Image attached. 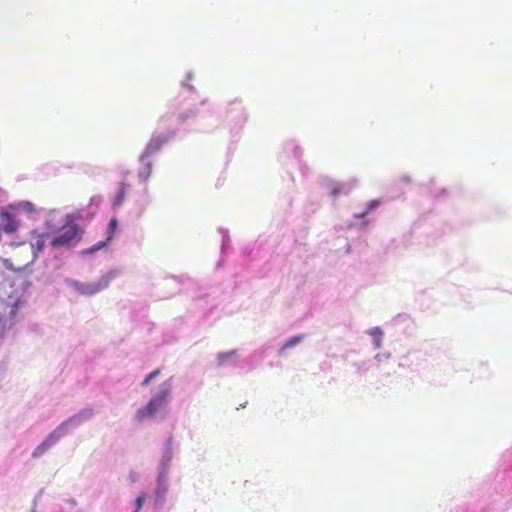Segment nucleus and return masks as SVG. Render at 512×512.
I'll list each match as a JSON object with an SVG mask.
<instances>
[{"instance_id": "nucleus-1", "label": "nucleus", "mask_w": 512, "mask_h": 512, "mask_svg": "<svg viewBox=\"0 0 512 512\" xmlns=\"http://www.w3.org/2000/svg\"><path fill=\"white\" fill-rule=\"evenodd\" d=\"M45 245L44 235L33 232L30 238V248L32 251L25 249L26 257L22 260H18V256L23 252V250H19L14 254V257L5 259V264L8 268H11L16 271H21L26 268L30 263H32L35 259V255L37 252L43 250Z\"/></svg>"}, {"instance_id": "nucleus-2", "label": "nucleus", "mask_w": 512, "mask_h": 512, "mask_svg": "<svg viewBox=\"0 0 512 512\" xmlns=\"http://www.w3.org/2000/svg\"><path fill=\"white\" fill-rule=\"evenodd\" d=\"M171 394V385L164 383L161 390L154 394L147 405L140 408L136 413V419L142 421L145 418L153 417L160 409H162L169 400Z\"/></svg>"}, {"instance_id": "nucleus-3", "label": "nucleus", "mask_w": 512, "mask_h": 512, "mask_svg": "<svg viewBox=\"0 0 512 512\" xmlns=\"http://www.w3.org/2000/svg\"><path fill=\"white\" fill-rule=\"evenodd\" d=\"M82 237V230L76 224H67L61 230L58 236L52 241L53 247H68L77 243Z\"/></svg>"}, {"instance_id": "nucleus-4", "label": "nucleus", "mask_w": 512, "mask_h": 512, "mask_svg": "<svg viewBox=\"0 0 512 512\" xmlns=\"http://www.w3.org/2000/svg\"><path fill=\"white\" fill-rule=\"evenodd\" d=\"M69 285L73 287L80 295L92 296L109 285V277L102 276L97 282L83 283L79 281H69Z\"/></svg>"}, {"instance_id": "nucleus-5", "label": "nucleus", "mask_w": 512, "mask_h": 512, "mask_svg": "<svg viewBox=\"0 0 512 512\" xmlns=\"http://www.w3.org/2000/svg\"><path fill=\"white\" fill-rule=\"evenodd\" d=\"M166 142L167 137L163 135L152 136L142 153V160L145 161L148 158H151V156L158 152Z\"/></svg>"}, {"instance_id": "nucleus-6", "label": "nucleus", "mask_w": 512, "mask_h": 512, "mask_svg": "<svg viewBox=\"0 0 512 512\" xmlns=\"http://www.w3.org/2000/svg\"><path fill=\"white\" fill-rule=\"evenodd\" d=\"M60 437H61V434L58 433L57 431L51 433L47 437V439L34 450V452L32 454L33 457H37V456H40L41 454H43L46 451V449L51 447Z\"/></svg>"}, {"instance_id": "nucleus-7", "label": "nucleus", "mask_w": 512, "mask_h": 512, "mask_svg": "<svg viewBox=\"0 0 512 512\" xmlns=\"http://www.w3.org/2000/svg\"><path fill=\"white\" fill-rule=\"evenodd\" d=\"M117 226H118L117 219L112 218L109 222V233H108L106 240L96 243L94 246H92L89 249V252H95V251L103 248L104 246H106V244L112 239V237L117 229Z\"/></svg>"}, {"instance_id": "nucleus-8", "label": "nucleus", "mask_w": 512, "mask_h": 512, "mask_svg": "<svg viewBox=\"0 0 512 512\" xmlns=\"http://www.w3.org/2000/svg\"><path fill=\"white\" fill-rule=\"evenodd\" d=\"M140 163H141V168L139 169V172H138V176L140 178L141 181H147V179L151 176L152 174V162L150 160V158H148L147 160L143 161L142 160V155L140 156Z\"/></svg>"}, {"instance_id": "nucleus-9", "label": "nucleus", "mask_w": 512, "mask_h": 512, "mask_svg": "<svg viewBox=\"0 0 512 512\" xmlns=\"http://www.w3.org/2000/svg\"><path fill=\"white\" fill-rule=\"evenodd\" d=\"M2 218L4 220V223L2 224V229L6 233L15 232L18 229V227H19L18 221L15 220L10 214L5 213L2 215Z\"/></svg>"}, {"instance_id": "nucleus-10", "label": "nucleus", "mask_w": 512, "mask_h": 512, "mask_svg": "<svg viewBox=\"0 0 512 512\" xmlns=\"http://www.w3.org/2000/svg\"><path fill=\"white\" fill-rule=\"evenodd\" d=\"M330 196L333 198H337L339 195L343 193H348V188L345 184L339 183V182H331L328 185Z\"/></svg>"}, {"instance_id": "nucleus-11", "label": "nucleus", "mask_w": 512, "mask_h": 512, "mask_svg": "<svg viewBox=\"0 0 512 512\" xmlns=\"http://www.w3.org/2000/svg\"><path fill=\"white\" fill-rule=\"evenodd\" d=\"M127 191H128V185L125 183H121L120 188L115 197L114 205L120 206L123 203V201L126 197Z\"/></svg>"}, {"instance_id": "nucleus-12", "label": "nucleus", "mask_w": 512, "mask_h": 512, "mask_svg": "<svg viewBox=\"0 0 512 512\" xmlns=\"http://www.w3.org/2000/svg\"><path fill=\"white\" fill-rule=\"evenodd\" d=\"M380 205V201L379 200H372L370 202L367 203L366 205V209L360 213H357L355 214V217L358 218V219H362L364 218L369 212H371L372 210L378 208Z\"/></svg>"}, {"instance_id": "nucleus-13", "label": "nucleus", "mask_w": 512, "mask_h": 512, "mask_svg": "<svg viewBox=\"0 0 512 512\" xmlns=\"http://www.w3.org/2000/svg\"><path fill=\"white\" fill-rule=\"evenodd\" d=\"M160 374V369H156L149 373L142 382V386H147L153 379Z\"/></svg>"}, {"instance_id": "nucleus-14", "label": "nucleus", "mask_w": 512, "mask_h": 512, "mask_svg": "<svg viewBox=\"0 0 512 512\" xmlns=\"http://www.w3.org/2000/svg\"><path fill=\"white\" fill-rule=\"evenodd\" d=\"M167 470H162L158 475V486H167L166 480H167Z\"/></svg>"}, {"instance_id": "nucleus-15", "label": "nucleus", "mask_w": 512, "mask_h": 512, "mask_svg": "<svg viewBox=\"0 0 512 512\" xmlns=\"http://www.w3.org/2000/svg\"><path fill=\"white\" fill-rule=\"evenodd\" d=\"M20 208L25 211V212H28V213H32L35 211V207L32 203L30 202H23L20 204Z\"/></svg>"}, {"instance_id": "nucleus-16", "label": "nucleus", "mask_w": 512, "mask_h": 512, "mask_svg": "<svg viewBox=\"0 0 512 512\" xmlns=\"http://www.w3.org/2000/svg\"><path fill=\"white\" fill-rule=\"evenodd\" d=\"M145 501V493H141L136 499V510L140 511Z\"/></svg>"}, {"instance_id": "nucleus-17", "label": "nucleus", "mask_w": 512, "mask_h": 512, "mask_svg": "<svg viewBox=\"0 0 512 512\" xmlns=\"http://www.w3.org/2000/svg\"><path fill=\"white\" fill-rule=\"evenodd\" d=\"M372 335H377L378 337L376 338L375 342H376V347H380L381 346V337H382V332L378 329V328H375L372 332H371Z\"/></svg>"}, {"instance_id": "nucleus-18", "label": "nucleus", "mask_w": 512, "mask_h": 512, "mask_svg": "<svg viewBox=\"0 0 512 512\" xmlns=\"http://www.w3.org/2000/svg\"><path fill=\"white\" fill-rule=\"evenodd\" d=\"M167 486H158V489L156 491V496L159 499H162L166 493Z\"/></svg>"}, {"instance_id": "nucleus-19", "label": "nucleus", "mask_w": 512, "mask_h": 512, "mask_svg": "<svg viewBox=\"0 0 512 512\" xmlns=\"http://www.w3.org/2000/svg\"><path fill=\"white\" fill-rule=\"evenodd\" d=\"M298 342H299V339H298V338L290 339L289 345H290V346H293V345H296Z\"/></svg>"}, {"instance_id": "nucleus-20", "label": "nucleus", "mask_w": 512, "mask_h": 512, "mask_svg": "<svg viewBox=\"0 0 512 512\" xmlns=\"http://www.w3.org/2000/svg\"><path fill=\"white\" fill-rule=\"evenodd\" d=\"M134 512H139V511L135 510Z\"/></svg>"}]
</instances>
